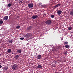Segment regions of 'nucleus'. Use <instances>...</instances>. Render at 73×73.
Wrapping results in <instances>:
<instances>
[{"label": "nucleus", "mask_w": 73, "mask_h": 73, "mask_svg": "<svg viewBox=\"0 0 73 73\" xmlns=\"http://www.w3.org/2000/svg\"><path fill=\"white\" fill-rule=\"evenodd\" d=\"M18 65L16 64H14L12 66V69L13 70H16V69H17Z\"/></svg>", "instance_id": "nucleus-1"}, {"label": "nucleus", "mask_w": 73, "mask_h": 73, "mask_svg": "<svg viewBox=\"0 0 73 73\" xmlns=\"http://www.w3.org/2000/svg\"><path fill=\"white\" fill-rule=\"evenodd\" d=\"M46 24L48 25H50L52 24V21L50 20H48L45 22Z\"/></svg>", "instance_id": "nucleus-2"}, {"label": "nucleus", "mask_w": 73, "mask_h": 73, "mask_svg": "<svg viewBox=\"0 0 73 73\" xmlns=\"http://www.w3.org/2000/svg\"><path fill=\"white\" fill-rule=\"evenodd\" d=\"M29 8H33V4L32 3L29 4L28 5Z\"/></svg>", "instance_id": "nucleus-3"}, {"label": "nucleus", "mask_w": 73, "mask_h": 73, "mask_svg": "<svg viewBox=\"0 0 73 73\" xmlns=\"http://www.w3.org/2000/svg\"><path fill=\"white\" fill-rule=\"evenodd\" d=\"M57 13L58 15H61V13H62V10H59L57 11Z\"/></svg>", "instance_id": "nucleus-4"}, {"label": "nucleus", "mask_w": 73, "mask_h": 73, "mask_svg": "<svg viewBox=\"0 0 73 73\" xmlns=\"http://www.w3.org/2000/svg\"><path fill=\"white\" fill-rule=\"evenodd\" d=\"M32 33H28L27 34V38H29V37H30L31 36H32Z\"/></svg>", "instance_id": "nucleus-5"}, {"label": "nucleus", "mask_w": 73, "mask_h": 73, "mask_svg": "<svg viewBox=\"0 0 73 73\" xmlns=\"http://www.w3.org/2000/svg\"><path fill=\"white\" fill-rule=\"evenodd\" d=\"M58 49H59V48H53L52 49V51H53V52H54L55 51H57V50H58Z\"/></svg>", "instance_id": "nucleus-6"}, {"label": "nucleus", "mask_w": 73, "mask_h": 73, "mask_svg": "<svg viewBox=\"0 0 73 73\" xmlns=\"http://www.w3.org/2000/svg\"><path fill=\"white\" fill-rule=\"evenodd\" d=\"M37 17H38V16H37V15H34L32 17V18L33 19H36Z\"/></svg>", "instance_id": "nucleus-7"}, {"label": "nucleus", "mask_w": 73, "mask_h": 73, "mask_svg": "<svg viewBox=\"0 0 73 73\" xmlns=\"http://www.w3.org/2000/svg\"><path fill=\"white\" fill-rule=\"evenodd\" d=\"M32 28V26H29L26 29V30H27V31H29L31 30Z\"/></svg>", "instance_id": "nucleus-8"}, {"label": "nucleus", "mask_w": 73, "mask_h": 73, "mask_svg": "<svg viewBox=\"0 0 73 73\" xmlns=\"http://www.w3.org/2000/svg\"><path fill=\"white\" fill-rule=\"evenodd\" d=\"M8 19V16H5L3 18V20H7Z\"/></svg>", "instance_id": "nucleus-9"}, {"label": "nucleus", "mask_w": 73, "mask_h": 73, "mask_svg": "<svg viewBox=\"0 0 73 73\" xmlns=\"http://www.w3.org/2000/svg\"><path fill=\"white\" fill-rule=\"evenodd\" d=\"M61 5V4H57V5H56V6H55L54 8H57L58 7H59Z\"/></svg>", "instance_id": "nucleus-10"}, {"label": "nucleus", "mask_w": 73, "mask_h": 73, "mask_svg": "<svg viewBox=\"0 0 73 73\" xmlns=\"http://www.w3.org/2000/svg\"><path fill=\"white\" fill-rule=\"evenodd\" d=\"M7 52L8 53H10L12 52V50L11 49H8L7 50Z\"/></svg>", "instance_id": "nucleus-11"}, {"label": "nucleus", "mask_w": 73, "mask_h": 73, "mask_svg": "<svg viewBox=\"0 0 73 73\" xmlns=\"http://www.w3.org/2000/svg\"><path fill=\"white\" fill-rule=\"evenodd\" d=\"M36 67L37 68H42V66L41 65H39L38 66H36Z\"/></svg>", "instance_id": "nucleus-12"}, {"label": "nucleus", "mask_w": 73, "mask_h": 73, "mask_svg": "<svg viewBox=\"0 0 73 73\" xmlns=\"http://www.w3.org/2000/svg\"><path fill=\"white\" fill-rule=\"evenodd\" d=\"M17 53H21V51L20 50H17Z\"/></svg>", "instance_id": "nucleus-13"}, {"label": "nucleus", "mask_w": 73, "mask_h": 73, "mask_svg": "<svg viewBox=\"0 0 73 73\" xmlns=\"http://www.w3.org/2000/svg\"><path fill=\"white\" fill-rule=\"evenodd\" d=\"M38 59H40L41 57V55H39L37 56Z\"/></svg>", "instance_id": "nucleus-14"}, {"label": "nucleus", "mask_w": 73, "mask_h": 73, "mask_svg": "<svg viewBox=\"0 0 73 73\" xmlns=\"http://www.w3.org/2000/svg\"><path fill=\"white\" fill-rule=\"evenodd\" d=\"M12 40L11 39V40H9L8 41V42H9V44H11V43H12Z\"/></svg>", "instance_id": "nucleus-15"}, {"label": "nucleus", "mask_w": 73, "mask_h": 73, "mask_svg": "<svg viewBox=\"0 0 73 73\" xmlns=\"http://www.w3.org/2000/svg\"><path fill=\"white\" fill-rule=\"evenodd\" d=\"M64 47L66 48H69L70 47V46L68 45H66L64 46Z\"/></svg>", "instance_id": "nucleus-16"}, {"label": "nucleus", "mask_w": 73, "mask_h": 73, "mask_svg": "<svg viewBox=\"0 0 73 73\" xmlns=\"http://www.w3.org/2000/svg\"><path fill=\"white\" fill-rule=\"evenodd\" d=\"M8 66H6L4 68V69L5 70H8Z\"/></svg>", "instance_id": "nucleus-17"}, {"label": "nucleus", "mask_w": 73, "mask_h": 73, "mask_svg": "<svg viewBox=\"0 0 73 73\" xmlns=\"http://www.w3.org/2000/svg\"><path fill=\"white\" fill-rule=\"evenodd\" d=\"M70 15H72V16H73V10L70 12Z\"/></svg>", "instance_id": "nucleus-18"}, {"label": "nucleus", "mask_w": 73, "mask_h": 73, "mask_svg": "<svg viewBox=\"0 0 73 73\" xmlns=\"http://www.w3.org/2000/svg\"><path fill=\"white\" fill-rule=\"evenodd\" d=\"M12 5V4L11 3H9L7 4V6L8 7H11Z\"/></svg>", "instance_id": "nucleus-19"}, {"label": "nucleus", "mask_w": 73, "mask_h": 73, "mask_svg": "<svg viewBox=\"0 0 73 73\" xmlns=\"http://www.w3.org/2000/svg\"><path fill=\"white\" fill-rule=\"evenodd\" d=\"M72 27H68V30H69L70 31L72 30Z\"/></svg>", "instance_id": "nucleus-20"}, {"label": "nucleus", "mask_w": 73, "mask_h": 73, "mask_svg": "<svg viewBox=\"0 0 73 73\" xmlns=\"http://www.w3.org/2000/svg\"><path fill=\"white\" fill-rule=\"evenodd\" d=\"M50 17H51V18H54V15H51Z\"/></svg>", "instance_id": "nucleus-21"}, {"label": "nucleus", "mask_w": 73, "mask_h": 73, "mask_svg": "<svg viewBox=\"0 0 73 73\" xmlns=\"http://www.w3.org/2000/svg\"><path fill=\"white\" fill-rule=\"evenodd\" d=\"M19 56L17 55L15 56V57L16 59H17V58H19Z\"/></svg>", "instance_id": "nucleus-22"}, {"label": "nucleus", "mask_w": 73, "mask_h": 73, "mask_svg": "<svg viewBox=\"0 0 73 73\" xmlns=\"http://www.w3.org/2000/svg\"><path fill=\"white\" fill-rule=\"evenodd\" d=\"M68 44V41H66L64 43V44L65 45V44Z\"/></svg>", "instance_id": "nucleus-23"}, {"label": "nucleus", "mask_w": 73, "mask_h": 73, "mask_svg": "<svg viewBox=\"0 0 73 73\" xmlns=\"http://www.w3.org/2000/svg\"><path fill=\"white\" fill-rule=\"evenodd\" d=\"M20 26L18 25L17 26L16 28L17 29H19V28H20Z\"/></svg>", "instance_id": "nucleus-24"}, {"label": "nucleus", "mask_w": 73, "mask_h": 73, "mask_svg": "<svg viewBox=\"0 0 73 73\" xmlns=\"http://www.w3.org/2000/svg\"><path fill=\"white\" fill-rule=\"evenodd\" d=\"M3 21L1 20L0 21V24H3Z\"/></svg>", "instance_id": "nucleus-25"}, {"label": "nucleus", "mask_w": 73, "mask_h": 73, "mask_svg": "<svg viewBox=\"0 0 73 73\" xmlns=\"http://www.w3.org/2000/svg\"><path fill=\"white\" fill-rule=\"evenodd\" d=\"M24 38H20V40H24Z\"/></svg>", "instance_id": "nucleus-26"}, {"label": "nucleus", "mask_w": 73, "mask_h": 73, "mask_svg": "<svg viewBox=\"0 0 73 73\" xmlns=\"http://www.w3.org/2000/svg\"><path fill=\"white\" fill-rule=\"evenodd\" d=\"M52 66H53V67H56V66L54 65H52Z\"/></svg>", "instance_id": "nucleus-27"}, {"label": "nucleus", "mask_w": 73, "mask_h": 73, "mask_svg": "<svg viewBox=\"0 0 73 73\" xmlns=\"http://www.w3.org/2000/svg\"><path fill=\"white\" fill-rule=\"evenodd\" d=\"M67 52H64V54H67Z\"/></svg>", "instance_id": "nucleus-28"}, {"label": "nucleus", "mask_w": 73, "mask_h": 73, "mask_svg": "<svg viewBox=\"0 0 73 73\" xmlns=\"http://www.w3.org/2000/svg\"><path fill=\"white\" fill-rule=\"evenodd\" d=\"M44 16H46V14H45V13H44Z\"/></svg>", "instance_id": "nucleus-29"}, {"label": "nucleus", "mask_w": 73, "mask_h": 73, "mask_svg": "<svg viewBox=\"0 0 73 73\" xmlns=\"http://www.w3.org/2000/svg\"><path fill=\"white\" fill-rule=\"evenodd\" d=\"M1 67H2L1 65H0V68H1Z\"/></svg>", "instance_id": "nucleus-30"}, {"label": "nucleus", "mask_w": 73, "mask_h": 73, "mask_svg": "<svg viewBox=\"0 0 73 73\" xmlns=\"http://www.w3.org/2000/svg\"><path fill=\"white\" fill-rule=\"evenodd\" d=\"M20 3H22V1H21L20 2Z\"/></svg>", "instance_id": "nucleus-31"}]
</instances>
